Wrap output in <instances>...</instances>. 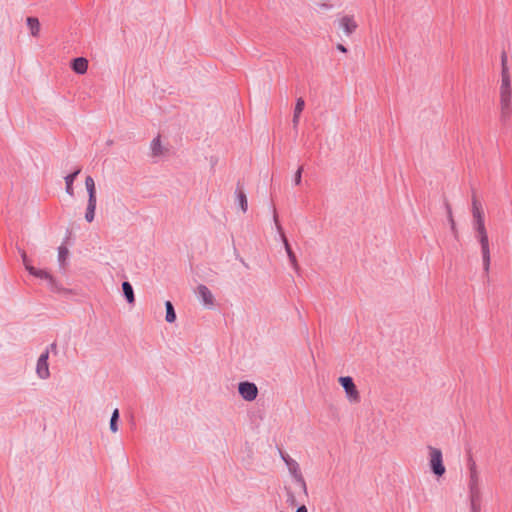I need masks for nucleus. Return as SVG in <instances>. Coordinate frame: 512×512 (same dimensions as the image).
Returning a JSON list of instances; mask_svg holds the SVG:
<instances>
[{
    "label": "nucleus",
    "mask_w": 512,
    "mask_h": 512,
    "mask_svg": "<svg viewBox=\"0 0 512 512\" xmlns=\"http://www.w3.org/2000/svg\"><path fill=\"white\" fill-rule=\"evenodd\" d=\"M499 101L501 116L505 119L509 118L512 112V79L504 60L501 70Z\"/></svg>",
    "instance_id": "obj_1"
},
{
    "label": "nucleus",
    "mask_w": 512,
    "mask_h": 512,
    "mask_svg": "<svg viewBox=\"0 0 512 512\" xmlns=\"http://www.w3.org/2000/svg\"><path fill=\"white\" fill-rule=\"evenodd\" d=\"M427 457L428 465L432 474L437 478L443 477L446 473V467L444 465L441 449L434 446H427Z\"/></svg>",
    "instance_id": "obj_2"
},
{
    "label": "nucleus",
    "mask_w": 512,
    "mask_h": 512,
    "mask_svg": "<svg viewBox=\"0 0 512 512\" xmlns=\"http://www.w3.org/2000/svg\"><path fill=\"white\" fill-rule=\"evenodd\" d=\"M283 459L295 485L302 491L305 496H307V486L302 476L299 463L290 457H284Z\"/></svg>",
    "instance_id": "obj_3"
},
{
    "label": "nucleus",
    "mask_w": 512,
    "mask_h": 512,
    "mask_svg": "<svg viewBox=\"0 0 512 512\" xmlns=\"http://www.w3.org/2000/svg\"><path fill=\"white\" fill-rule=\"evenodd\" d=\"M338 382L344 389L345 397L349 403L356 404L360 402V392L357 389L352 377L341 376L338 378Z\"/></svg>",
    "instance_id": "obj_4"
},
{
    "label": "nucleus",
    "mask_w": 512,
    "mask_h": 512,
    "mask_svg": "<svg viewBox=\"0 0 512 512\" xmlns=\"http://www.w3.org/2000/svg\"><path fill=\"white\" fill-rule=\"evenodd\" d=\"M475 237L478 240L481 247L483 269L487 272L490 268L491 261L488 232H477L475 233Z\"/></svg>",
    "instance_id": "obj_5"
},
{
    "label": "nucleus",
    "mask_w": 512,
    "mask_h": 512,
    "mask_svg": "<svg viewBox=\"0 0 512 512\" xmlns=\"http://www.w3.org/2000/svg\"><path fill=\"white\" fill-rule=\"evenodd\" d=\"M22 261L25 269L34 277L47 281V283L53 287L55 285L54 277L44 269H38L31 265L30 261L25 252L22 253Z\"/></svg>",
    "instance_id": "obj_6"
},
{
    "label": "nucleus",
    "mask_w": 512,
    "mask_h": 512,
    "mask_svg": "<svg viewBox=\"0 0 512 512\" xmlns=\"http://www.w3.org/2000/svg\"><path fill=\"white\" fill-rule=\"evenodd\" d=\"M195 295L200 303L207 309H213L215 307V297L212 291L203 284L198 285L195 288Z\"/></svg>",
    "instance_id": "obj_7"
},
{
    "label": "nucleus",
    "mask_w": 512,
    "mask_h": 512,
    "mask_svg": "<svg viewBox=\"0 0 512 512\" xmlns=\"http://www.w3.org/2000/svg\"><path fill=\"white\" fill-rule=\"evenodd\" d=\"M150 156L154 159H160L165 157L168 152V146L160 135L154 137L149 145Z\"/></svg>",
    "instance_id": "obj_8"
},
{
    "label": "nucleus",
    "mask_w": 512,
    "mask_h": 512,
    "mask_svg": "<svg viewBox=\"0 0 512 512\" xmlns=\"http://www.w3.org/2000/svg\"><path fill=\"white\" fill-rule=\"evenodd\" d=\"M49 352L48 350L41 353L38 357L35 367V372L37 377L40 380H47L50 377V369H49Z\"/></svg>",
    "instance_id": "obj_9"
},
{
    "label": "nucleus",
    "mask_w": 512,
    "mask_h": 512,
    "mask_svg": "<svg viewBox=\"0 0 512 512\" xmlns=\"http://www.w3.org/2000/svg\"><path fill=\"white\" fill-rule=\"evenodd\" d=\"M238 392L243 400L252 402L258 396V388L257 386L248 381H243L238 384Z\"/></svg>",
    "instance_id": "obj_10"
},
{
    "label": "nucleus",
    "mask_w": 512,
    "mask_h": 512,
    "mask_svg": "<svg viewBox=\"0 0 512 512\" xmlns=\"http://www.w3.org/2000/svg\"><path fill=\"white\" fill-rule=\"evenodd\" d=\"M339 26L346 36L352 35L358 28V23L352 15H344L339 20Z\"/></svg>",
    "instance_id": "obj_11"
},
{
    "label": "nucleus",
    "mask_w": 512,
    "mask_h": 512,
    "mask_svg": "<svg viewBox=\"0 0 512 512\" xmlns=\"http://www.w3.org/2000/svg\"><path fill=\"white\" fill-rule=\"evenodd\" d=\"M71 67L75 73L83 75L88 70V60L84 57L75 58Z\"/></svg>",
    "instance_id": "obj_12"
},
{
    "label": "nucleus",
    "mask_w": 512,
    "mask_h": 512,
    "mask_svg": "<svg viewBox=\"0 0 512 512\" xmlns=\"http://www.w3.org/2000/svg\"><path fill=\"white\" fill-rule=\"evenodd\" d=\"M304 107H305V102L303 100V98H298L296 100V105H295V108H294V112H293V118H292V123H293V126L296 128L299 124V121H300V115L301 113L303 112L304 110Z\"/></svg>",
    "instance_id": "obj_13"
},
{
    "label": "nucleus",
    "mask_w": 512,
    "mask_h": 512,
    "mask_svg": "<svg viewBox=\"0 0 512 512\" xmlns=\"http://www.w3.org/2000/svg\"><path fill=\"white\" fill-rule=\"evenodd\" d=\"M27 26L29 28L30 34L33 37H38L40 35L41 25L36 17H28L26 19Z\"/></svg>",
    "instance_id": "obj_14"
},
{
    "label": "nucleus",
    "mask_w": 512,
    "mask_h": 512,
    "mask_svg": "<svg viewBox=\"0 0 512 512\" xmlns=\"http://www.w3.org/2000/svg\"><path fill=\"white\" fill-rule=\"evenodd\" d=\"M79 173H80V169H77L75 172H73L65 177V186H66L65 190L69 196H74L73 183Z\"/></svg>",
    "instance_id": "obj_15"
},
{
    "label": "nucleus",
    "mask_w": 512,
    "mask_h": 512,
    "mask_svg": "<svg viewBox=\"0 0 512 512\" xmlns=\"http://www.w3.org/2000/svg\"><path fill=\"white\" fill-rule=\"evenodd\" d=\"M85 187L88 193V200H97L96 198V186L95 181L91 176H87L85 179Z\"/></svg>",
    "instance_id": "obj_16"
},
{
    "label": "nucleus",
    "mask_w": 512,
    "mask_h": 512,
    "mask_svg": "<svg viewBox=\"0 0 512 512\" xmlns=\"http://www.w3.org/2000/svg\"><path fill=\"white\" fill-rule=\"evenodd\" d=\"M472 216L473 220L485 219V213L482 208V205L479 201L475 199L472 202Z\"/></svg>",
    "instance_id": "obj_17"
},
{
    "label": "nucleus",
    "mask_w": 512,
    "mask_h": 512,
    "mask_svg": "<svg viewBox=\"0 0 512 512\" xmlns=\"http://www.w3.org/2000/svg\"><path fill=\"white\" fill-rule=\"evenodd\" d=\"M122 291L123 294L129 304H133L135 302V295L133 291V287L129 282L122 283Z\"/></svg>",
    "instance_id": "obj_18"
},
{
    "label": "nucleus",
    "mask_w": 512,
    "mask_h": 512,
    "mask_svg": "<svg viewBox=\"0 0 512 512\" xmlns=\"http://www.w3.org/2000/svg\"><path fill=\"white\" fill-rule=\"evenodd\" d=\"M96 203H97V200H93V199L88 200L86 213H85V220L88 223H91L94 220Z\"/></svg>",
    "instance_id": "obj_19"
},
{
    "label": "nucleus",
    "mask_w": 512,
    "mask_h": 512,
    "mask_svg": "<svg viewBox=\"0 0 512 512\" xmlns=\"http://www.w3.org/2000/svg\"><path fill=\"white\" fill-rule=\"evenodd\" d=\"M479 486V473H470L469 474V490L472 495H476L478 493Z\"/></svg>",
    "instance_id": "obj_20"
},
{
    "label": "nucleus",
    "mask_w": 512,
    "mask_h": 512,
    "mask_svg": "<svg viewBox=\"0 0 512 512\" xmlns=\"http://www.w3.org/2000/svg\"><path fill=\"white\" fill-rule=\"evenodd\" d=\"M166 315L165 320L168 323H174L176 321V313L173 304L170 301L165 302Z\"/></svg>",
    "instance_id": "obj_21"
},
{
    "label": "nucleus",
    "mask_w": 512,
    "mask_h": 512,
    "mask_svg": "<svg viewBox=\"0 0 512 512\" xmlns=\"http://www.w3.org/2000/svg\"><path fill=\"white\" fill-rule=\"evenodd\" d=\"M118 419H119V410L115 409L112 412L111 419H110V424H109V427H110V430H111L112 433H117L118 432V424H117Z\"/></svg>",
    "instance_id": "obj_22"
},
{
    "label": "nucleus",
    "mask_w": 512,
    "mask_h": 512,
    "mask_svg": "<svg viewBox=\"0 0 512 512\" xmlns=\"http://www.w3.org/2000/svg\"><path fill=\"white\" fill-rule=\"evenodd\" d=\"M68 256H69L68 248L65 246H60L58 248V261H59L60 265L64 266L66 264Z\"/></svg>",
    "instance_id": "obj_23"
},
{
    "label": "nucleus",
    "mask_w": 512,
    "mask_h": 512,
    "mask_svg": "<svg viewBox=\"0 0 512 512\" xmlns=\"http://www.w3.org/2000/svg\"><path fill=\"white\" fill-rule=\"evenodd\" d=\"M237 201L242 212H246L248 208V202L246 195L243 192H239L237 195Z\"/></svg>",
    "instance_id": "obj_24"
},
{
    "label": "nucleus",
    "mask_w": 512,
    "mask_h": 512,
    "mask_svg": "<svg viewBox=\"0 0 512 512\" xmlns=\"http://www.w3.org/2000/svg\"><path fill=\"white\" fill-rule=\"evenodd\" d=\"M473 228L475 233L487 231L485 226V219L473 220Z\"/></svg>",
    "instance_id": "obj_25"
},
{
    "label": "nucleus",
    "mask_w": 512,
    "mask_h": 512,
    "mask_svg": "<svg viewBox=\"0 0 512 512\" xmlns=\"http://www.w3.org/2000/svg\"><path fill=\"white\" fill-rule=\"evenodd\" d=\"M302 171H303V168L299 167L298 170L294 174V184L297 186L301 184Z\"/></svg>",
    "instance_id": "obj_26"
},
{
    "label": "nucleus",
    "mask_w": 512,
    "mask_h": 512,
    "mask_svg": "<svg viewBox=\"0 0 512 512\" xmlns=\"http://www.w3.org/2000/svg\"><path fill=\"white\" fill-rule=\"evenodd\" d=\"M287 502L291 505H296L297 503L295 494L289 489H287Z\"/></svg>",
    "instance_id": "obj_27"
},
{
    "label": "nucleus",
    "mask_w": 512,
    "mask_h": 512,
    "mask_svg": "<svg viewBox=\"0 0 512 512\" xmlns=\"http://www.w3.org/2000/svg\"><path fill=\"white\" fill-rule=\"evenodd\" d=\"M448 218H449V223H450V226H451V230L452 231H456V224H455V221L453 219L451 210H449V212H448Z\"/></svg>",
    "instance_id": "obj_28"
},
{
    "label": "nucleus",
    "mask_w": 512,
    "mask_h": 512,
    "mask_svg": "<svg viewBox=\"0 0 512 512\" xmlns=\"http://www.w3.org/2000/svg\"><path fill=\"white\" fill-rule=\"evenodd\" d=\"M476 472H478L476 463L474 461H471V463L469 464V474L476 473Z\"/></svg>",
    "instance_id": "obj_29"
},
{
    "label": "nucleus",
    "mask_w": 512,
    "mask_h": 512,
    "mask_svg": "<svg viewBox=\"0 0 512 512\" xmlns=\"http://www.w3.org/2000/svg\"><path fill=\"white\" fill-rule=\"evenodd\" d=\"M274 222H275L276 228H277L278 230H281V226H280V224H279V222H278L277 214H276V212H275V211H274Z\"/></svg>",
    "instance_id": "obj_30"
},
{
    "label": "nucleus",
    "mask_w": 512,
    "mask_h": 512,
    "mask_svg": "<svg viewBox=\"0 0 512 512\" xmlns=\"http://www.w3.org/2000/svg\"><path fill=\"white\" fill-rule=\"evenodd\" d=\"M296 512H308V510L305 505H301L297 508Z\"/></svg>",
    "instance_id": "obj_31"
},
{
    "label": "nucleus",
    "mask_w": 512,
    "mask_h": 512,
    "mask_svg": "<svg viewBox=\"0 0 512 512\" xmlns=\"http://www.w3.org/2000/svg\"><path fill=\"white\" fill-rule=\"evenodd\" d=\"M337 48H338V50H339V51H341V52H343V53H345V52L347 51V50H346V48H345L343 45H341V44H340V45H338V47H337Z\"/></svg>",
    "instance_id": "obj_32"
},
{
    "label": "nucleus",
    "mask_w": 512,
    "mask_h": 512,
    "mask_svg": "<svg viewBox=\"0 0 512 512\" xmlns=\"http://www.w3.org/2000/svg\"><path fill=\"white\" fill-rule=\"evenodd\" d=\"M285 246H286V250H287L288 254H289V255H291V254H292V252H291V250H290V248H289V245H288V243H287V241H286V240H285Z\"/></svg>",
    "instance_id": "obj_33"
},
{
    "label": "nucleus",
    "mask_w": 512,
    "mask_h": 512,
    "mask_svg": "<svg viewBox=\"0 0 512 512\" xmlns=\"http://www.w3.org/2000/svg\"><path fill=\"white\" fill-rule=\"evenodd\" d=\"M472 509L474 510V512H476V507L474 504H472Z\"/></svg>",
    "instance_id": "obj_34"
}]
</instances>
